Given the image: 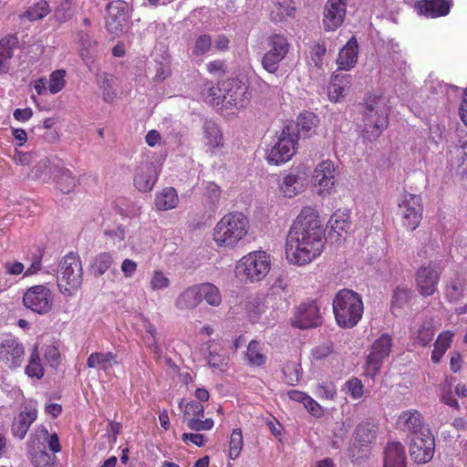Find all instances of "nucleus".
I'll return each mask as SVG.
<instances>
[{"label": "nucleus", "mask_w": 467, "mask_h": 467, "mask_svg": "<svg viewBox=\"0 0 467 467\" xmlns=\"http://www.w3.org/2000/svg\"><path fill=\"white\" fill-rule=\"evenodd\" d=\"M435 451V439L431 431L411 437L410 454L417 463H426L432 460Z\"/></svg>", "instance_id": "obj_16"}, {"label": "nucleus", "mask_w": 467, "mask_h": 467, "mask_svg": "<svg viewBox=\"0 0 467 467\" xmlns=\"http://www.w3.org/2000/svg\"><path fill=\"white\" fill-rule=\"evenodd\" d=\"M213 50L212 37L209 35L203 34L197 37L192 51V57L194 58H201Z\"/></svg>", "instance_id": "obj_43"}, {"label": "nucleus", "mask_w": 467, "mask_h": 467, "mask_svg": "<svg viewBox=\"0 0 467 467\" xmlns=\"http://www.w3.org/2000/svg\"><path fill=\"white\" fill-rule=\"evenodd\" d=\"M434 336L435 328L431 318H427L410 327V339L418 346L423 348L429 346L433 340Z\"/></svg>", "instance_id": "obj_27"}, {"label": "nucleus", "mask_w": 467, "mask_h": 467, "mask_svg": "<svg viewBox=\"0 0 467 467\" xmlns=\"http://www.w3.org/2000/svg\"><path fill=\"white\" fill-rule=\"evenodd\" d=\"M454 333L450 330H444L439 334L435 345L447 351L452 342Z\"/></svg>", "instance_id": "obj_59"}, {"label": "nucleus", "mask_w": 467, "mask_h": 467, "mask_svg": "<svg viewBox=\"0 0 467 467\" xmlns=\"http://www.w3.org/2000/svg\"><path fill=\"white\" fill-rule=\"evenodd\" d=\"M214 105H222L226 109H244L250 102L251 95L248 87L238 79H228L220 84L218 88L210 89Z\"/></svg>", "instance_id": "obj_4"}, {"label": "nucleus", "mask_w": 467, "mask_h": 467, "mask_svg": "<svg viewBox=\"0 0 467 467\" xmlns=\"http://www.w3.org/2000/svg\"><path fill=\"white\" fill-rule=\"evenodd\" d=\"M411 298V291L407 288L397 287L391 300V311L398 316L397 310L402 309Z\"/></svg>", "instance_id": "obj_42"}, {"label": "nucleus", "mask_w": 467, "mask_h": 467, "mask_svg": "<svg viewBox=\"0 0 467 467\" xmlns=\"http://www.w3.org/2000/svg\"><path fill=\"white\" fill-rule=\"evenodd\" d=\"M318 119L317 117L309 111L302 112L296 119V132L298 137L301 136L303 138L311 137L316 132V128L317 127Z\"/></svg>", "instance_id": "obj_34"}, {"label": "nucleus", "mask_w": 467, "mask_h": 467, "mask_svg": "<svg viewBox=\"0 0 467 467\" xmlns=\"http://www.w3.org/2000/svg\"><path fill=\"white\" fill-rule=\"evenodd\" d=\"M397 425L400 430L408 432L411 437L430 431L424 425L422 414L417 410L402 411L397 420Z\"/></svg>", "instance_id": "obj_24"}, {"label": "nucleus", "mask_w": 467, "mask_h": 467, "mask_svg": "<svg viewBox=\"0 0 467 467\" xmlns=\"http://www.w3.org/2000/svg\"><path fill=\"white\" fill-rule=\"evenodd\" d=\"M337 169L331 161L320 162L313 173L314 187L317 194L328 195L335 186Z\"/></svg>", "instance_id": "obj_17"}, {"label": "nucleus", "mask_w": 467, "mask_h": 467, "mask_svg": "<svg viewBox=\"0 0 467 467\" xmlns=\"http://www.w3.org/2000/svg\"><path fill=\"white\" fill-rule=\"evenodd\" d=\"M130 17V6L126 1L114 0L107 6V27L108 29L118 34L122 31L124 23Z\"/></svg>", "instance_id": "obj_20"}, {"label": "nucleus", "mask_w": 467, "mask_h": 467, "mask_svg": "<svg viewBox=\"0 0 467 467\" xmlns=\"http://www.w3.org/2000/svg\"><path fill=\"white\" fill-rule=\"evenodd\" d=\"M159 176L157 167L151 162H142L135 169L133 182L135 188L141 192H150Z\"/></svg>", "instance_id": "obj_22"}, {"label": "nucleus", "mask_w": 467, "mask_h": 467, "mask_svg": "<svg viewBox=\"0 0 467 467\" xmlns=\"http://www.w3.org/2000/svg\"><path fill=\"white\" fill-rule=\"evenodd\" d=\"M347 11L345 0H328L324 11L323 24L327 30H335L341 26Z\"/></svg>", "instance_id": "obj_25"}, {"label": "nucleus", "mask_w": 467, "mask_h": 467, "mask_svg": "<svg viewBox=\"0 0 467 467\" xmlns=\"http://www.w3.org/2000/svg\"><path fill=\"white\" fill-rule=\"evenodd\" d=\"M66 71L57 69L53 71L49 76L48 90L51 94L60 92L66 86Z\"/></svg>", "instance_id": "obj_49"}, {"label": "nucleus", "mask_w": 467, "mask_h": 467, "mask_svg": "<svg viewBox=\"0 0 467 467\" xmlns=\"http://www.w3.org/2000/svg\"><path fill=\"white\" fill-rule=\"evenodd\" d=\"M388 126L389 109L385 108L383 98L368 95L364 102L362 138L368 141H375Z\"/></svg>", "instance_id": "obj_3"}, {"label": "nucleus", "mask_w": 467, "mask_h": 467, "mask_svg": "<svg viewBox=\"0 0 467 467\" xmlns=\"http://www.w3.org/2000/svg\"><path fill=\"white\" fill-rule=\"evenodd\" d=\"M283 372L285 377L287 384L291 386L296 385L301 378L300 365L296 363H291L285 365L283 368Z\"/></svg>", "instance_id": "obj_54"}, {"label": "nucleus", "mask_w": 467, "mask_h": 467, "mask_svg": "<svg viewBox=\"0 0 467 467\" xmlns=\"http://www.w3.org/2000/svg\"><path fill=\"white\" fill-rule=\"evenodd\" d=\"M120 269L126 278H130L137 270V263L131 259H125L121 264Z\"/></svg>", "instance_id": "obj_62"}, {"label": "nucleus", "mask_w": 467, "mask_h": 467, "mask_svg": "<svg viewBox=\"0 0 467 467\" xmlns=\"http://www.w3.org/2000/svg\"><path fill=\"white\" fill-rule=\"evenodd\" d=\"M23 304L26 308L35 314L46 315L53 308V293L47 285H33L26 290L23 296Z\"/></svg>", "instance_id": "obj_13"}, {"label": "nucleus", "mask_w": 467, "mask_h": 467, "mask_svg": "<svg viewBox=\"0 0 467 467\" xmlns=\"http://www.w3.org/2000/svg\"><path fill=\"white\" fill-rule=\"evenodd\" d=\"M113 263V255L110 253H100L93 260L91 267L98 276L105 274Z\"/></svg>", "instance_id": "obj_45"}, {"label": "nucleus", "mask_w": 467, "mask_h": 467, "mask_svg": "<svg viewBox=\"0 0 467 467\" xmlns=\"http://www.w3.org/2000/svg\"><path fill=\"white\" fill-rule=\"evenodd\" d=\"M246 360L251 367H260L265 364L266 355L263 346L256 340L249 342L246 350Z\"/></svg>", "instance_id": "obj_36"}, {"label": "nucleus", "mask_w": 467, "mask_h": 467, "mask_svg": "<svg viewBox=\"0 0 467 467\" xmlns=\"http://www.w3.org/2000/svg\"><path fill=\"white\" fill-rule=\"evenodd\" d=\"M116 364H118L117 355L113 352H94L87 359V366L89 368L102 369L106 372Z\"/></svg>", "instance_id": "obj_32"}, {"label": "nucleus", "mask_w": 467, "mask_h": 467, "mask_svg": "<svg viewBox=\"0 0 467 467\" xmlns=\"http://www.w3.org/2000/svg\"><path fill=\"white\" fill-rule=\"evenodd\" d=\"M33 173L36 178L45 180V176L49 173V161L43 159L34 167Z\"/></svg>", "instance_id": "obj_60"}, {"label": "nucleus", "mask_w": 467, "mask_h": 467, "mask_svg": "<svg viewBox=\"0 0 467 467\" xmlns=\"http://www.w3.org/2000/svg\"><path fill=\"white\" fill-rule=\"evenodd\" d=\"M203 142L210 149H219L223 145V134L218 125L212 121L206 120L202 126Z\"/></svg>", "instance_id": "obj_33"}, {"label": "nucleus", "mask_w": 467, "mask_h": 467, "mask_svg": "<svg viewBox=\"0 0 467 467\" xmlns=\"http://www.w3.org/2000/svg\"><path fill=\"white\" fill-rule=\"evenodd\" d=\"M207 362L210 367L223 368L226 364L225 354L222 349L211 348L207 357Z\"/></svg>", "instance_id": "obj_55"}, {"label": "nucleus", "mask_w": 467, "mask_h": 467, "mask_svg": "<svg viewBox=\"0 0 467 467\" xmlns=\"http://www.w3.org/2000/svg\"><path fill=\"white\" fill-rule=\"evenodd\" d=\"M333 312L337 325L348 327L350 323V290L344 288L337 292L333 301Z\"/></svg>", "instance_id": "obj_26"}, {"label": "nucleus", "mask_w": 467, "mask_h": 467, "mask_svg": "<svg viewBox=\"0 0 467 467\" xmlns=\"http://www.w3.org/2000/svg\"><path fill=\"white\" fill-rule=\"evenodd\" d=\"M201 299L212 306H218L222 303V296L219 288L211 283L200 284Z\"/></svg>", "instance_id": "obj_39"}, {"label": "nucleus", "mask_w": 467, "mask_h": 467, "mask_svg": "<svg viewBox=\"0 0 467 467\" xmlns=\"http://www.w3.org/2000/svg\"><path fill=\"white\" fill-rule=\"evenodd\" d=\"M249 221L242 213L223 216L213 229V241L219 247L233 249L246 236Z\"/></svg>", "instance_id": "obj_2"}, {"label": "nucleus", "mask_w": 467, "mask_h": 467, "mask_svg": "<svg viewBox=\"0 0 467 467\" xmlns=\"http://www.w3.org/2000/svg\"><path fill=\"white\" fill-rule=\"evenodd\" d=\"M278 190L285 198H293L305 192L307 187V174L304 171L293 169L279 175Z\"/></svg>", "instance_id": "obj_15"}, {"label": "nucleus", "mask_w": 467, "mask_h": 467, "mask_svg": "<svg viewBox=\"0 0 467 467\" xmlns=\"http://www.w3.org/2000/svg\"><path fill=\"white\" fill-rule=\"evenodd\" d=\"M13 56V50L9 47V41L0 40V74L7 72L9 68V60Z\"/></svg>", "instance_id": "obj_52"}, {"label": "nucleus", "mask_w": 467, "mask_h": 467, "mask_svg": "<svg viewBox=\"0 0 467 467\" xmlns=\"http://www.w3.org/2000/svg\"><path fill=\"white\" fill-rule=\"evenodd\" d=\"M336 394V388L331 382H321L316 387V395L318 398L333 399Z\"/></svg>", "instance_id": "obj_57"}, {"label": "nucleus", "mask_w": 467, "mask_h": 467, "mask_svg": "<svg viewBox=\"0 0 467 467\" xmlns=\"http://www.w3.org/2000/svg\"><path fill=\"white\" fill-rule=\"evenodd\" d=\"M36 418L37 410L34 407H26L25 410L15 418L11 428L12 434L20 440L24 439Z\"/></svg>", "instance_id": "obj_28"}, {"label": "nucleus", "mask_w": 467, "mask_h": 467, "mask_svg": "<svg viewBox=\"0 0 467 467\" xmlns=\"http://www.w3.org/2000/svg\"><path fill=\"white\" fill-rule=\"evenodd\" d=\"M44 358L51 368H57L60 361L58 346L52 342L44 346Z\"/></svg>", "instance_id": "obj_51"}, {"label": "nucleus", "mask_w": 467, "mask_h": 467, "mask_svg": "<svg viewBox=\"0 0 467 467\" xmlns=\"http://www.w3.org/2000/svg\"><path fill=\"white\" fill-rule=\"evenodd\" d=\"M441 274L442 267L436 261H431L426 265L420 266L415 274L419 294L424 297L433 296L438 290Z\"/></svg>", "instance_id": "obj_14"}, {"label": "nucleus", "mask_w": 467, "mask_h": 467, "mask_svg": "<svg viewBox=\"0 0 467 467\" xmlns=\"http://www.w3.org/2000/svg\"><path fill=\"white\" fill-rule=\"evenodd\" d=\"M378 433L379 426L375 420H366L359 423L354 432L352 458L355 457L357 461L367 458L376 441Z\"/></svg>", "instance_id": "obj_11"}, {"label": "nucleus", "mask_w": 467, "mask_h": 467, "mask_svg": "<svg viewBox=\"0 0 467 467\" xmlns=\"http://www.w3.org/2000/svg\"><path fill=\"white\" fill-rule=\"evenodd\" d=\"M452 5V0H419L414 8L419 15L427 18H438L449 15Z\"/></svg>", "instance_id": "obj_23"}, {"label": "nucleus", "mask_w": 467, "mask_h": 467, "mask_svg": "<svg viewBox=\"0 0 467 467\" xmlns=\"http://www.w3.org/2000/svg\"><path fill=\"white\" fill-rule=\"evenodd\" d=\"M292 326L300 329L316 327L322 323L319 309L315 302L304 303L298 306L292 318Z\"/></svg>", "instance_id": "obj_19"}, {"label": "nucleus", "mask_w": 467, "mask_h": 467, "mask_svg": "<svg viewBox=\"0 0 467 467\" xmlns=\"http://www.w3.org/2000/svg\"><path fill=\"white\" fill-rule=\"evenodd\" d=\"M201 302L200 284H196L185 288L177 296L175 300V306L181 310L192 309Z\"/></svg>", "instance_id": "obj_31"}, {"label": "nucleus", "mask_w": 467, "mask_h": 467, "mask_svg": "<svg viewBox=\"0 0 467 467\" xmlns=\"http://www.w3.org/2000/svg\"><path fill=\"white\" fill-rule=\"evenodd\" d=\"M324 230L317 212L305 207L293 223L285 242L287 260L296 265H305L322 253Z\"/></svg>", "instance_id": "obj_1"}, {"label": "nucleus", "mask_w": 467, "mask_h": 467, "mask_svg": "<svg viewBox=\"0 0 467 467\" xmlns=\"http://www.w3.org/2000/svg\"><path fill=\"white\" fill-rule=\"evenodd\" d=\"M467 293V272L455 271L444 285V297L449 303L460 302Z\"/></svg>", "instance_id": "obj_21"}, {"label": "nucleus", "mask_w": 467, "mask_h": 467, "mask_svg": "<svg viewBox=\"0 0 467 467\" xmlns=\"http://www.w3.org/2000/svg\"><path fill=\"white\" fill-rule=\"evenodd\" d=\"M102 99L107 103H111L117 99L118 93L114 88V79L111 76L105 75L100 82Z\"/></svg>", "instance_id": "obj_47"}, {"label": "nucleus", "mask_w": 467, "mask_h": 467, "mask_svg": "<svg viewBox=\"0 0 467 467\" xmlns=\"http://www.w3.org/2000/svg\"><path fill=\"white\" fill-rule=\"evenodd\" d=\"M179 407L183 411L184 422L190 420L191 418L203 417L204 408L201 403L195 401L184 403L182 400Z\"/></svg>", "instance_id": "obj_46"}, {"label": "nucleus", "mask_w": 467, "mask_h": 467, "mask_svg": "<svg viewBox=\"0 0 467 467\" xmlns=\"http://www.w3.org/2000/svg\"><path fill=\"white\" fill-rule=\"evenodd\" d=\"M171 286V280L166 273L161 269H155L151 272L149 287L152 292L163 291Z\"/></svg>", "instance_id": "obj_41"}, {"label": "nucleus", "mask_w": 467, "mask_h": 467, "mask_svg": "<svg viewBox=\"0 0 467 467\" xmlns=\"http://www.w3.org/2000/svg\"><path fill=\"white\" fill-rule=\"evenodd\" d=\"M337 66L327 88L329 99L335 102L344 96V91L350 83L349 75L347 73L350 67V40L339 51Z\"/></svg>", "instance_id": "obj_8"}, {"label": "nucleus", "mask_w": 467, "mask_h": 467, "mask_svg": "<svg viewBox=\"0 0 467 467\" xmlns=\"http://www.w3.org/2000/svg\"><path fill=\"white\" fill-rule=\"evenodd\" d=\"M26 374L30 378L41 379L44 376V368L40 362V357L37 347L33 349L27 366Z\"/></svg>", "instance_id": "obj_44"}, {"label": "nucleus", "mask_w": 467, "mask_h": 467, "mask_svg": "<svg viewBox=\"0 0 467 467\" xmlns=\"http://www.w3.org/2000/svg\"><path fill=\"white\" fill-rule=\"evenodd\" d=\"M329 236L335 241H347L349 236L350 221L348 215L340 212L335 213L330 220Z\"/></svg>", "instance_id": "obj_29"}, {"label": "nucleus", "mask_w": 467, "mask_h": 467, "mask_svg": "<svg viewBox=\"0 0 467 467\" xmlns=\"http://www.w3.org/2000/svg\"><path fill=\"white\" fill-rule=\"evenodd\" d=\"M267 50L264 54L261 64L268 73L275 74L279 70L280 63L287 56L291 45L287 38L281 34H273L266 39Z\"/></svg>", "instance_id": "obj_9"}, {"label": "nucleus", "mask_w": 467, "mask_h": 467, "mask_svg": "<svg viewBox=\"0 0 467 467\" xmlns=\"http://www.w3.org/2000/svg\"><path fill=\"white\" fill-rule=\"evenodd\" d=\"M331 351L332 349L329 344H323L313 348L311 354L313 358L320 360L329 356Z\"/></svg>", "instance_id": "obj_61"}, {"label": "nucleus", "mask_w": 467, "mask_h": 467, "mask_svg": "<svg viewBox=\"0 0 467 467\" xmlns=\"http://www.w3.org/2000/svg\"><path fill=\"white\" fill-rule=\"evenodd\" d=\"M364 312V306L361 296L352 290V327L356 326L361 319Z\"/></svg>", "instance_id": "obj_56"}, {"label": "nucleus", "mask_w": 467, "mask_h": 467, "mask_svg": "<svg viewBox=\"0 0 467 467\" xmlns=\"http://www.w3.org/2000/svg\"><path fill=\"white\" fill-rule=\"evenodd\" d=\"M55 181L57 189L63 193H69L76 187V178L68 169H57Z\"/></svg>", "instance_id": "obj_38"}, {"label": "nucleus", "mask_w": 467, "mask_h": 467, "mask_svg": "<svg viewBox=\"0 0 467 467\" xmlns=\"http://www.w3.org/2000/svg\"><path fill=\"white\" fill-rule=\"evenodd\" d=\"M383 467H406L405 448L401 442L391 441L387 444Z\"/></svg>", "instance_id": "obj_30"}, {"label": "nucleus", "mask_w": 467, "mask_h": 467, "mask_svg": "<svg viewBox=\"0 0 467 467\" xmlns=\"http://www.w3.org/2000/svg\"><path fill=\"white\" fill-rule=\"evenodd\" d=\"M144 327L147 335L143 337V342L155 358H160L162 356L163 350L161 343L159 342V338L157 337L156 327L148 321Z\"/></svg>", "instance_id": "obj_37"}, {"label": "nucleus", "mask_w": 467, "mask_h": 467, "mask_svg": "<svg viewBox=\"0 0 467 467\" xmlns=\"http://www.w3.org/2000/svg\"><path fill=\"white\" fill-rule=\"evenodd\" d=\"M55 454L39 451L32 455V463L35 467H55Z\"/></svg>", "instance_id": "obj_53"}, {"label": "nucleus", "mask_w": 467, "mask_h": 467, "mask_svg": "<svg viewBox=\"0 0 467 467\" xmlns=\"http://www.w3.org/2000/svg\"><path fill=\"white\" fill-rule=\"evenodd\" d=\"M25 356L23 344L14 337H7L0 343V361L10 369L19 368Z\"/></svg>", "instance_id": "obj_18"}, {"label": "nucleus", "mask_w": 467, "mask_h": 467, "mask_svg": "<svg viewBox=\"0 0 467 467\" xmlns=\"http://www.w3.org/2000/svg\"><path fill=\"white\" fill-rule=\"evenodd\" d=\"M50 12L47 2L44 0L38 1L34 5H31L25 13L26 17L30 21L42 19Z\"/></svg>", "instance_id": "obj_48"}, {"label": "nucleus", "mask_w": 467, "mask_h": 467, "mask_svg": "<svg viewBox=\"0 0 467 467\" xmlns=\"http://www.w3.org/2000/svg\"><path fill=\"white\" fill-rule=\"evenodd\" d=\"M256 89L266 98H272L278 93V88L276 86H271L262 78H258L255 81Z\"/></svg>", "instance_id": "obj_58"}, {"label": "nucleus", "mask_w": 467, "mask_h": 467, "mask_svg": "<svg viewBox=\"0 0 467 467\" xmlns=\"http://www.w3.org/2000/svg\"><path fill=\"white\" fill-rule=\"evenodd\" d=\"M243 434L240 429H234L229 441V456L231 459H236L243 449Z\"/></svg>", "instance_id": "obj_50"}, {"label": "nucleus", "mask_w": 467, "mask_h": 467, "mask_svg": "<svg viewBox=\"0 0 467 467\" xmlns=\"http://www.w3.org/2000/svg\"><path fill=\"white\" fill-rule=\"evenodd\" d=\"M399 213L402 225L409 231L419 227L423 213L420 195L404 192L399 202Z\"/></svg>", "instance_id": "obj_12"}, {"label": "nucleus", "mask_w": 467, "mask_h": 467, "mask_svg": "<svg viewBox=\"0 0 467 467\" xmlns=\"http://www.w3.org/2000/svg\"><path fill=\"white\" fill-rule=\"evenodd\" d=\"M296 6L292 0H278L272 10V17L275 21H281L286 17L294 16Z\"/></svg>", "instance_id": "obj_40"}, {"label": "nucleus", "mask_w": 467, "mask_h": 467, "mask_svg": "<svg viewBox=\"0 0 467 467\" xmlns=\"http://www.w3.org/2000/svg\"><path fill=\"white\" fill-rule=\"evenodd\" d=\"M178 202V194L172 187L164 188L155 195V206L159 211L171 210L177 206Z\"/></svg>", "instance_id": "obj_35"}, {"label": "nucleus", "mask_w": 467, "mask_h": 467, "mask_svg": "<svg viewBox=\"0 0 467 467\" xmlns=\"http://www.w3.org/2000/svg\"><path fill=\"white\" fill-rule=\"evenodd\" d=\"M327 49L325 46L316 45L311 51V59L315 62L317 67L321 66L323 56L326 54Z\"/></svg>", "instance_id": "obj_64"}, {"label": "nucleus", "mask_w": 467, "mask_h": 467, "mask_svg": "<svg viewBox=\"0 0 467 467\" xmlns=\"http://www.w3.org/2000/svg\"><path fill=\"white\" fill-rule=\"evenodd\" d=\"M83 281V268L79 256L68 253L59 262L57 273V284L59 292L71 296L80 288Z\"/></svg>", "instance_id": "obj_5"}, {"label": "nucleus", "mask_w": 467, "mask_h": 467, "mask_svg": "<svg viewBox=\"0 0 467 467\" xmlns=\"http://www.w3.org/2000/svg\"><path fill=\"white\" fill-rule=\"evenodd\" d=\"M392 346L393 337L389 333H383L372 343L365 362L366 376L374 380L381 369L384 359L389 358Z\"/></svg>", "instance_id": "obj_10"}, {"label": "nucleus", "mask_w": 467, "mask_h": 467, "mask_svg": "<svg viewBox=\"0 0 467 467\" xmlns=\"http://www.w3.org/2000/svg\"><path fill=\"white\" fill-rule=\"evenodd\" d=\"M297 140L296 128L292 125L285 126L276 135V140L267 153L268 163L280 165L291 160L296 153Z\"/></svg>", "instance_id": "obj_7"}, {"label": "nucleus", "mask_w": 467, "mask_h": 467, "mask_svg": "<svg viewBox=\"0 0 467 467\" xmlns=\"http://www.w3.org/2000/svg\"><path fill=\"white\" fill-rule=\"evenodd\" d=\"M270 269V255L264 251H254L236 263L235 275L242 281L258 282L268 275Z\"/></svg>", "instance_id": "obj_6"}, {"label": "nucleus", "mask_w": 467, "mask_h": 467, "mask_svg": "<svg viewBox=\"0 0 467 467\" xmlns=\"http://www.w3.org/2000/svg\"><path fill=\"white\" fill-rule=\"evenodd\" d=\"M5 269L6 275H17L24 272L25 266L20 262H6Z\"/></svg>", "instance_id": "obj_63"}]
</instances>
